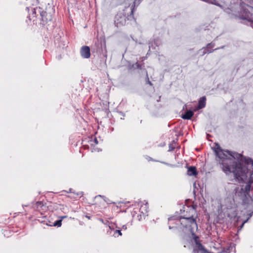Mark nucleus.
I'll use <instances>...</instances> for the list:
<instances>
[{
	"label": "nucleus",
	"instance_id": "dca6fc26",
	"mask_svg": "<svg viewBox=\"0 0 253 253\" xmlns=\"http://www.w3.org/2000/svg\"><path fill=\"white\" fill-rule=\"evenodd\" d=\"M246 19H248V21H251L250 19H249V17H248V18H245Z\"/></svg>",
	"mask_w": 253,
	"mask_h": 253
},
{
	"label": "nucleus",
	"instance_id": "9d476101",
	"mask_svg": "<svg viewBox=\"0 0 253 253\" xmlns=\"http://www.w3.org/2000/svg\"><path fill=\"white\" fill-rule=\"evenodd\" d=\"M61 222H62V219L57 220L54 223L53 226H57L58 227H60L61 226Z\"/></svg>",
	"mask_w": 253,
	"mask_h": 253
},
{
	"label": "nucleus",
	"instance_id": "39448f33",
	"mask_svg": "<svg viewBox=\"0 0 253 253\" xmlns=\"http://www.w3.org/2000/svg\"><path fill=\"white\" fill-rule=\"evenodd\" d=\"M42 19L43 21H50L51 19L50 15H48L45 12H42L41 13Z\"/></svg>",
	"mask_w": 253,
	"mask_h": 253
},
{
	"label": "nucleus",
	"instance_id": "4468645a",
	"mask_svg": "<svg viewBox=\"0 0 253 253\" xmlns=\"http://www.w3.org/2000/svg\"><path fill=\"white\" fill-rule=\"evenodd\" d=\"M215 0H208V1L209 2H211V3H214V4H216L215 3H214L213 1H214Z\"/></svg>",
	"mask_w": 253,
	"mask_h": 253
},
{
	"label": "nucleus",
	"instance_id": "f257e3e1",
	"mask_svg": "<svg viewBox=\"0 0 253 253\" xmlns=\"http://www.w3.org/2000/svg\"><path fill=\"white\" fill-rule=\"evenodd\" d=\"M213 150L217 156L223 160L222 169L225 173L232 172L237 179L243 181L247 180L249 176L250 182H253V160L247 159L244 166L239 165L234 169L228 165L232 162V156L229 152L223 151L218 145H216Z\"/></svg>",
	"mask_w": 253,
	"mask_h": 253
},
{
	"label": "nucleus",
	"instance_id": "f3484780",
	"mask_svg": "<svg viewBox=\"0 0 253 253\" xmlns=\"http://www.w3.org/2000/svg\"><path fill=\"white\" fill-rule=\"evenodd\" d=\"M123 228H124V229H126V226H123Z\"/></svg>",
	"mask_w": 253,
	"mask_h": 253
},
{
	"label": "nucleus",
	"instance_id": "7ed1b4c3",
	"mask_svg": "<svg viewBox=\"0 0 253 253\" xmlns=\"http://www.w3.org/2000/svg\"><path fill=\"white\" fill-rule=\"evenodd\" d=\"M181 223L186 224L187 228H195L196 227V223L194 219L192 218H184Z\"/></svg>",
	"mask_w": 253,
	"mask_h": 253
},
{
	"label": "nucleus",
	"instance_id": "f03ea898",
	"mask_svg": "<svg viewBox=\"0 0 253 253\" xmlns=\"http://www.w3.org/2000/svg\"><path fill=\"white\" fill-rule=\"evenodd\" d=\"M114 22L118 27L124 25L126 23V16L122 13H118L115 16Z\"/></svg>",
	"mask_w": 253,
	"mask_h": 253
},
{
	"label": "nucleus",
	"instance_id": "2eb2a0df",
	"mask_svg": "<svg viewBox=\"0 0 253 253\" xmlns=\"http://www.w3.org/2000/svg\"><path fill=\"white\" fill-rule=\"evenodd\" d=\"M66 217V216H62V217H61V219H63V218H65Z\"/></svg>",
	"mask_w": 253,
	"mask_h": 253
},
{
	"label": "nucleus",
	"instance_id": "1a4fd4ad",
	"mask_svg": "<svg viewBox=\"0 0 253 253\" xmlns=\"http://www.w3.org/2000/svg\"><path fill=\"white\" fill-rule=\"evenodd\" d=\"M147 209H148L147 205H145L144 206H142L141 207L140 210L141 211V212L143 213H144L143 210H145V212L146 213L147 212Z\"/></svg>",
	"mask_w": 253,
	"mask_h": 253
},
{
	"label": "nucleus",
	"instance_id": "ddd939ff",
	"mask_svg": "<svg viewBox=\"0 0 253 253\" xmlns=\"http://www.w3.org/2000/svg\"><path fill=\"white\" fill-rule=\"evenodd\" d=\"M91 142H92V143H91V145H94V144H95V145H96V144H98V141H97V139H96V138H94V139H93V140L91 141Z\"/></svg>",
	"mask_w": 253,
	"mask_h": 253
},
{
	"label": "nucleus",
	"instance_id": "6e6552de",
	"mask_svg": "<svg viewBox=\"0 0 253 253\" xmlns=\"http://www.w3.org/2000/svg\"><path fill=\"white\" fill-rule=\"evenodd\" d=\"M193 115V112L191 111H187L184 115L182 116V118L184 119L189 120Z\"/></svg>",
	"mask_w": 253,
	"mask_h": 253
},
{
	"label": "nucleus",
	"instance_id": "20e7f679",
	"mask_svg": "<svg viewBox=\"0 0 253 253\" xmlns=\"http://www.w3.org/2000/svg\"><path fill=\"white\" fill-rule=\"evenodd\" d=\"M81 54L83 57L88 58L90 56V49L88 46H84L81 48Z\"/></svg>",
	"mask_w": 253,
	"mask_h": 253
},
{
	"label": "nucleus",
	"instance_id": "9b49d317",
	"mask_svg": "<svg viewBox=\"0 0 253 253\" xmlns=\"http://www.w3.org/2000/svg\"><path fill=\"white\" fill-rule=\"evenodd\" d=\"M117 234H118V235H119V236L122 235V233L120 230H117L115 231L114 234V237H118V235H117Z\"/></svg>",
	"mask_w": 253,
	"mask_h": 253
},
{
	"label": "nucleus",
	"instance_id": "a211bd4d",
	"mask_svg": "<svg viewBox=\"0 0 253 253\" xmlns=\"http://www.w3.org/2000/svg\"><path fill=\"white\" fill-rule=\"evenodd\" d=\"M94 151H99V150L94 149Z\"/></svg>",
	"mask_w": 253,
	"mask_h": 253
},
{
	"label": "nucleus",
	"instance_id": "f8f14e48",
	"mask_svg": "<svg viewBox=\"0 0 253 253\" xmlns=\"http://www.w3.org/2000/svg\"><path fill=\"white\" fill-rule=\"evenodd\" d=\"M250 188H251V185L250 184H247L246 185V188H245V192H248V191H250Z\"/></svg>",
	"mask_w": 253,
	"mask_h": 253
},
{
	"label": "nucleus",
	"instance_id": "aec40b11",
	"mask_svg": "<svg viewBox=\"0 0 253 253\" xmlns=\"http://www.w3.org/2000/svg\"><path fill=\"white\" fill-rule=\"evenodd\" d=\"M136 3V0L134 1V4H135Z\"/></svg>",
	"mask_w": 253,
	"mask_h": 253
},
{
	"label": "nucleus",
	"instance_id": "6ab92c4d",
	"mask_svg": "<svg viewBox=\"0 0 253 253\" xmlns=\"http://www.w3.org/2000/svg\"><path fill=\"white\" fill-rule=\"evenodd\" d=\"M244 223H245V222H244V223L242 224V225L241 227H243V226L244 225Z\"/></svg>",
	"mask_w": 253,
	"mask_h": 253
},
{
	"label": "nucleus",
	"instance_id": "0eeeda50",
	"mask_svg": "<svg viewBox=\"0 0 253 253\" xmlns=\"http://www.w3.org/2000/svg\"><path fill=\"white\" fill-rule=\"evenodd\" d=\"M206 104V98L205 97H203L201 98L199 102V105L198 107V109L203 108L205 107Z\"/></svg>",
	"mask_w": 253,
	"mask_h": 253
},
{
	"label": "nucleus",
	"instance_id": "423d86ee",
	"mask_svg": "<svg viewBox=\"0 0 253 253\" xmlns=\"http://www.w3.org/2000/svg\"><path fill=\"white\" fill-rule=\"evenodd\" d=\"M188 175H196L197 174L196 170L195 167H190L188 169L187 171Z\"/></svg>",
	"mask_w": 253,
	"mask_h": 253
}]
</instances>
